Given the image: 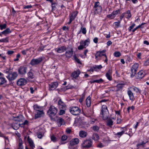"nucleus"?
Returning a JSON list of instances; mask_svg holds the SVG:
<instances>
[{
    "mask_svg": "<svg viewBox=\"0 0 149 149\" xmlns=\"http://www.w3.org/2000/svg\"><path fill=\"white\" fill-rule=\"evenodd\" d=\"M51 139L52 141L54 142H55L56 141V138L54 135L52 136H51Z\"/></svg>",
    "mask_w": 149,
    "mask_h": 149,
    "instance_id": "nucleus-56",
    "label": "nucleus"
},
{
    "mask_svg": "<svg viewBox=\"0 0 149 149\" xmlns=\"http://www.w3.org/2000/svg\"><path fill=\"white\" fill-rule=\"evenodd\" d=\"M131 77H133L136 74L137 71L131 69Z\"/></svg>",
    "mask_w": 149,
    "mask_h": 149,
    "instance_id": "nucleus-42",
    "label": "nucleus"
},
{
    "mask_svg": "<svg viewBox=\"0 0 149 149\" xmlns=\"http://www.w3.org/2000/svg\"><path fill=\"white\" fill-rule=\"evenodd\" d=\"M108 110L107 106L104 105L102 106L101 108V112L100 114L102 115V117L104 120H106L108 117Z\"/></svg>",
    "mask_w": 149,
    "mask_h": 149,
    "instance_id": "nucleus-2",
    "label": "nucleus"
},
{
    "mask_svg": "<svg viewBox=\"0 0 149 149\" xmlns=\"http://www.w3.org/2000/svg\"><path fill=\"white\" fill-rule=\"evenodd\" d=\"M27 139L29 146L32 149H33L35 147V146L33 141L31 139L29 138V136H28Z\"/></svg>",
    "mask_w": 149,
    "mask_h": 149,
    "instance_id": "nucleus-30",
    "label": "nucleus"
},
{
    "mask_svg": "<svg viewBox=\"0 0 149 149\" xmlns=\"http://www.w3.org/2000/svg\"><path fill=\"white\" fill-rule=\"evenodd\" d=\"M78 49L79 50H81L83 49L84 48H85L83 46V45L80 44V45L78 47Z\"/></svg>",
    "mask_w": 149,
    "mask_h": 149,
    "instance_id": "nucleus-55",
    "label": "nucleus"
},
{
    "mask_svg": "<svg viewBox=\"0 0 149 149\" xmlns=\"http://www.w3.org/2000/svg\"><path fill=\"white\" fill-rule=\"evenodd\" d=\"M2 137L4 138L5 139V143L6 144H8L9 143V140L8 136H5L4 134L3 135V137Z\"/></svg>",
    "mask_w": 149,
    "mask_h": 149,
    "instance_id": "nucleus-38",
    "label": "nucleus"
},
{
    "mask_svg": "<svg viewBox=\"0 0 149 149\" xmlns=\"http://www.w3.org/2000/svg\"><path fill=\"white\" fill-rule=\"evenodd\" d=\"M107 17L109 19H112L114 18L115 17L112 14V13L111 14L107 15Z\"/></svg>",
    "mask_w": 149,
    "mask_h": 149,
    "instance_id": "nucleus-50",
    "label": "nucleus"
},
{
    "mask_svg": "<svg viewBox=\"0 0 149 149\" xmlns=\"http://www.w3.org/2000/svg\"><path fill=\"white\" fill-rule=\"evenodd\" d=\"M149 65V61H148V59L147 61H146L144 63V65L145 66H146Z\"/></svg>",
    "mask_w": 149,
    "mask_h": 149,
    "instance_id": "nucleus-63",
    "label": "nucleus"
},
{
    "mask_svg": "<svg viewBox=\"0 0 149 149\" xmlns=\"http://www.w3.org/2000/svg\"><path fill=\"white\" fill-rule=\"evenodd\" d=\"M93 139L95 140H97L99 139V136L97 134H95L93 135Z\"/></svg>",
    "mask_w": 149,
    "mask_h": 149,
    "instance_id": "nucleus-53",
    "label": "nucleus"
},
{
    "mask_svg": "<svg viewBox=\"0 0 149 149\" xmlns=\"http://www.w3.org/2000/svg\"><path fill=\"white\" fill-rule=\"evenodd\" d=\"M24 118L21 115L18 116L16 117H13V120L16 121L21 122Z\"/></svg>",
    "mask_w": 149,
    "mask_h": 149,
    "instance_id": "nucleus-20",
    "label": "nucleus"
},
{
    "mask_svg": "<svg viewBox=\"0 0 149 149\" xmlns=\"http://www.w3.org/2000/svg\"><path fill=\"white\" fill-rule=\"evenodd\" d=\"M135 107L134 106H132L130 107H128L127 108V111L129 112V111L130 109H132V110L134 109Z\"/></svg>",
    "mask_w": 149,
    "mask_h": 149,
    "instance_id": "nucleus-60",
    "label": "nucleus"
},
{
    "mask_svg": "<svg viewBox=\"0 0 149 149\" xmlns=\"http://www.w3.org/2000/svg\"><path fill=\"white\" fill-rule=\"evenodd\" d=\"M33 108L34 110H35L36 111L42 110L41 109H42L41 107L39 106L37 104H35L33 106Z\"/></svg>",
    "mask_w": 149,
    "mask_h": 149,
    "instance_id": "nucleus-32",
    "label": "nucleus"
},
{
    "mask_svg": "<svg viewBox=\"0 0 149 149\" xmlns=\"http://www.w3.org/2000/svg\"><path fill=\"white\" fill-rule=\"evenodd\" d=\"M80 73V71L79 70L74 71L72 73L71 77L73 78L76 79L78 77Z\"/></svg>",
    "mask_w": 149,
    "mask_h": 149,
    "instance_id": "nucleus-15",
    "label": "nucleus"
},
{
    "mask_svg": "<svg viewBox=\"0 0 149 149\" xmlns=\"http://www.w3.org/2000/svg\"><path fill=\"white\" fill-rule=\"evenodd\" d=\"M69 21L68 22V24H70L74 20L77 15V13H73L70 15Z\"/></svg>",
    "mask_w": 149,
    "mask_h": 149,
    "instance_id": "nucleus-13",
    "label": "nucleus"
},
{
    "mask_svg": "<svg viewBox=\"0 0 149 149\" xmlns=\"http://www.w3.org/2000/svg\"><path fill=\"white\" fill-rule=\"evenodd\" d=\"M69 111L72 115L77 116L80 113L81 110L77 107L72 106L70 107Z\"/></svg>",
    "mask_w": 149,
    "mask_h": 149,
    "instance_id": "nucleus-4",
    "label": "nucleus"
},
{
    "mask_svg": "<svg viewBox=\"0 0 149 149\" xmlns=\"http://www.w3.org/2000/svg\"><path fill=\"white\" fill-rule=\"evenodd\" d=\"M124 134V131H122L121 132L117 133L116 134H115V135H116L118 136V137H119Z\"/></svg>",
    "mask_w": 149,
    "mask_h": 149,
    "instance_id": "nucleus-48",
    "label": "nucleus"
},
{
    "mask_svg": "<svg viewBox=\"0 0 149 149\" xmlns=\"http://www.w3.org/2000/svg\"><path fill=\"white\" fill-rule=\"evenodd\" d=\"M58 105L59 108L60 109H66V105L61 99H60V100H58Z\"/></svg>",
    "mask_w": 149,
    "mask_h": 149,
    "instance_id": "nucleus-11",
    "label": "nucleus"
},
{
    "mask_svg": "<svg viewBox=\"0 0 149 149\" xmlns=\"http://www.w3.org/2000/svg\"><path fill=\"white\" fill-rule=\"evenodd\" d=\"M87 134V133L83 130L80 131L79 132V135L81 138H84L86 137Z\"/></svg>",
    "mask_w": 149,
    "mask_h": 149,
    "instance_id": "nucleus-27",
    "label": "nucleus"
},
{
    "mask_svg": "<svg viewBox=\"0 0 149 149\" xmlns=\"http://www.w3.org/2000/svg\"><path fill=\"white\" fill-rule=\"evenodd\" d=\"M83 27V26L82 25L81 28V30L78 33V34H79L81 32L84 34H86V28L84 27Z\"/></svg>",
    "mask_w": 149,
    "mask_h": 149,
    "instance_id": "nucleus-33",
    "label": "nucleus"
},
{
    "mask_svg": "<svg viewBox=\"0 0 149 149\" xmlns=\"http://www.w3.org/2000/svg\"><path fill=\"white\" fill-rule=\"evenodd\" d=\"M99 4L100 3L99 1L96 2L95 3L93 8L95 13L101 12L102 11V7L101 6L99 5Z\"/></svg>",
    "mask_w": 149,
    "mask_h": 149,
    "instance_id": "nucleus-8",
    "label": "nucleus"
},
{
    "mask_svg": "<svg viewBox=\"0 0 149 149\" xmlns=\"http://www.w3.org/2000/svg\"><path fill=\"white\" fill-rule=\"evenodd\" d=\"M121 128L123 129V130H122V131H124V133L126 134H128L130 136H132V135H131V134H127V133H125V131L127 130V128L126 127H121Z\"/></svg>",
    "mask_w": 149,
    "mask_h": 149,
    "instance_id": "nucleus-52",
    "label": "nucleus"
},
{
    "mask_svg": "<svg viewBox=\"0 0 149 149\" xmlns=\"http://www.w3.org/2000/svg\"><path fill=\"white\" fill-rule=\"evenodd\" d=\"M120 21L119 20L118 22H115L114 23L115 24V25L117 26V27H118L120 25Z\"/></svg>",
    "mask_w": 149,
    "mask_h": 149,
    "instance_id": "nucleus-59",
    "label": "nucleus"
},
{
    "mask_svg": "<svg viewBox=\"0 0 149 149\" xmlns=\"http://www.w3.org/2000/svg\"><path fill=\"white\" fill-rule=\"evenodd\" d=\"M58 84L57 82H54L49 85V90L53 91L56 89L58 86Z\"/></svg>",
    "mask_w": 149,
    "mask_h": 149,
    "instance_id": "nucleus-9",
    "label": "nucleus"
},
{
    "mask_svg": "<svg viewBox=\"0 0 149 149\" xmlns=\"http://www.w3.org/2000/svg\"><path fill=\"white\" fill-rule=\"evenodd\" d=\"M96 55L97 56H99L101 57L102 56H104L105 58V60L104 61V62L106 63L107 64V62L108 61V59L107 56L105 54H104L102 53L100 51H97L96 53Z\"/></svg>",
    "mask_w": 149,
    "mask_h": 149,
    "instance_id": "nucleus-14",
    "label": "nucleus"
},
{
    "mask_svg": "<svg viewBox=\"0 0 149 149\" xmlns=\"http://www.w3.org/2000/svg\"><path fill=\"white\" fill-rule=\"evenodd\" d=\"M7 82V81L5 78L2 77H0V86L6 84Z\"/></svg>",
    "mask_w": 149,
    "mask_h": 149,
    "instance_id": "nucleus-26",
    "label": "nucleus"
},
{
    "mask_svg": "<svg viewBox=\"0 0 149 149\" xmlns=\"http://www.w3.org/2000/svg\"><path fill=\"white\" fill-rule=\"evenodd\" d=\"M18 75L17 72H11L9 73L6 77L8 79L9 81L12 82L16 79Z\"/></svg>",
    "mask_w": 149,
    "mask_h": 149,
    "instance_id": "nucleus-5",
    "label": "nucleus"
},
{
    "mask_svg": "<svg viewBox=\"0 0 149 149\" xmlns=\"http://www.w3.org/2000/svg\"><path fill=\"white\" fill-rule=\"evenodd\" d=\"M36 113L35 115V119L43 117L45 114L42 110L36 111Z\"/></svg>",
    "mask_w": 149,
    "mask_h": 149,
    "instance_id": "nucleus-12",
    "label": "nucleus"
},
{
    "mask_svg": "<svg viewBox=\"0 0 149 149\" xmlns=\"http://www.w3.org/2000/svg\"><path fill=\"white\" fill-rule=\"evenodd\" d=\"M57 123L59 127L61 126L62 125L65 124V121L62 118H59L57 120Z\"/></svg>",
    "mask_w": 149,
    "mask_h": 149,
    "instance_id": "nucleus-25",
    "label": "nucleus"
},
{
    "mask_svg": "<svg viewBox=\"0 0 149 149\" xmlns=\"http://www.w3.org/2000/svg\"><path fill=\"white\" fill-rule=\"evenodd\" d=\"M27 75L29 79H32L35 78V75L32 69L30 70L28 72Z\"/></svg>",
    "mask_w": 149,
    "mask_h": 149,
    "instance_id": "nucleus-21",
    "label": "nucleus"
},
{
    "mask_svg": "<svg viewBox=\"0 0 149 149\" xmlns=\"http://www.w3.org/2000/svg\"><path fill=\"white\" fill-rule=\"evenodd\" d=\"M42 60L43 58L42 57H39L37 59L33 58L31 60L29 64L33 66L39 64Z\"/></svg>",
    "mask_w": 149,
    "mask_h": 149,
    "instance_id": "nucleus-7",
    "label": "nucleus"
},
{
    "mask_svg": "<svg viewBox=\"0 0 149 149\" xmlns=\"http://www.w3.org/2000/svg\"><path fill=\"white\" fill-rule=\"evenodd\" d=\"M27 81L24 78H20L17 81V84L18 86H23L27 83Z\"/></svg>",
    "mask_w": 149,
    "mask_h": 149,
    "instance_id": "nucleus-10",
    "label": "nucleus"
},
{
    "mask_svg": "<svg viewBox=\"0 0 149 149\" xmlns=\"http://www.w3.org/2000/svg\"><path fill=\"white\" fill-rule=\"evenodd\" d=\"M38 137L39 139H41L43 136V133L39 132L37 133Z\"/></svg>",
    "mask_w": 149,
    "mask_h": 149,
    "instance_id": "nucleus-47",
    "label": "nucleus"
},
{
    "mask_svg": "<svg viewBox=\"0 0 149 149\" xmlns=\"http://www.w3.org/2000/svg\"><path fill=\"white\" fill-rule=\"evenodd\" d=\"M66 50V48L64 46L55 49V50L58 53H61L63 52Z\"/></svg>",
    "mask_w": 149,
    "mask_h": 149,
    "instance_id": "nucleus-17",
    "label": "nucleus"
},
{
    "mask_svg": "<svg viewBox=\"0 0 149 149\" xmlns=\"http://www.w3.org/2000/svg\"><path fill=\"white\" fill-rule=\"evenodd\" d=\"M93 142L91 139L84 140L82 144V146L85 148H89L92 147Z\"/></svg>",
    "mask_w": 149,
    "mask_h": 149,
    "instance_id": "nucleus-3",
    "label": "nucleus"
},
{
    "mask_svg": "<svg viewBox=\"0 0 149 149\" xmlns=\"http://www.w3.org/2000/svg\"><path fill=\"white\" fill-rule=\"evenodd\" d=\"M66 132L67 134H70L72 132V130L69 128H67L66 130Z\"/></svg>",
    "mask_w": 149,
    "mask_h": 149,
    "instance_id": "nucleus-62",
    "label": "nucleus"
},
{
    "mask_svg": "<svg viewBox=\"0 0 149 149\" xmlns=\"http://www.w3.org/2000/svg\"><path fill=\"white\" fill-rule=\"evenodd\" d=\"M57 111V109L54 106L52 105L49 107L47 113L49 116L52 118V117L55 116Z\"/></svg>",
    "mask_w": 149,
    "mask_h": 149,
    "instance_id": "nucleus-1",
    "label": "nucleus"
},
{
    "mask_svg": "<svg viewBox=\"0 0 149 149\" xmlns=\"http://www.w3.org/2000/svg\"><path fill=\"white\" fill-rule=\"evenodd\" d=\"M93 68L96 71L97 69L100 70L102 68V67L101 65H95L93 67Z\"/></svg>",
    "mask_w": 149,
    "mask_h": 149,
    "instance_id": "nucleus-35",
    "label": "nucleus"
},
{
    "mask_svg": "<svg viewBox=\"0 0 149 149\" xmlns=\"http://www.w3.org/2000/svg\"><path fill=\"white\" fill-rule=\"evenodd\" d=\"M79 140L78 138H75L71 140L70 142V145L71 146H73L79 143Z\"/></svg>",
    "mask_w": 149,
    "mask_h": 149,
    "instance_id": "nucleus-16",
    "label": "nucleus"
},
{
    "mask_svg": "<svg viewBox=\"0 0 149 149\" xmlns=\"http://www.w3.org/2000/svg\"><path fill=\"white\" fill-rule=\"evenodd\" d=\"M11 32V31L9 28H7L6 29L1 32L3 34L6 36Z\"/></svg>",
    "mask_w": 149,
    "mask_h": 149,
    "instance_id": "nucleus-28",
    "label": "nucleus"
},
{
    "mask_svg": "<svg viewBox=\"0 0 149 149\" xmlns=\"http://www.w3.org/2000/svg\"><path fill=\"white\" fill-rule=\"evenodd\" d=\"M86 104L88 107H90L91 104V97L90 96L88 97L86 100Z\"/></svg>",
    "mask_w": 149,
    "mask_h": 149,
    "instance_id": "nucleus-31",
    "label": "nucleus"
},
{
    "mask_svg": "<svg viewBox=\"0 0 149 149\" xmlns=\"http://www.w3.org/2000/svg\"><path fill=\"white\" fill-rule=\"evenodd\" d=\"M112 73V70L111 69H109L106 74V76L107 79L110 81L112 80V77L111 75Z\"/></svg>",
    "mask_w": 149,
    "mask_h": 149,
    "instance_id": "nucleus-18",
    "label": "nucleus"
},
{
    "mask_svg": "<svg viewBox=\"0 0 149 149\" xmlns=\"http://www.w3.org/2000/svg\"><path fill=\"white\" fill-rule=\"evenodd\" d=\"M106 123L107 126L111 127L113 124V121L111 119L109 118L107 120Z\"/></svg>",
    "mask_w": 149,
    "mask_h": 149,
    "instance_id": "nucleus-29",
    "label": "nucleus"
},
{
    "mask_svg": "<svg viewBox=\"0 0 149 149\" xmlns=\"http://www.w3.org/2000/svg\"><path fill=\"white\" fill-rule=\"evenodd\" d=\"M148 142V141H147L146 142H144L143 141L141 142V143H138L136 145V146L138 148H139V146H140L146 144V143H147Z\"/></svg>",
    "mask_w": 149,
    "mask_h": 149,
    "instance_id": "nucleus-46",
    "label": "nucleus"
},
{
    "mask_svg": "<svg viewBox=\"0 0 149 149\" xmlns=\"http://www.w3.org/2000/svg\"><path fill=\"white\" fill-rule=\"evenodd\" d=\"M66 109H61L59 111L58 114L59 115H61L65 113V110Z\"/></svg>",
    "mask_w": 149,
    "mask_h": 149,
    "instance_id": "nucleus-44",
    "label": "nucleus"
},
{
    "mask_svg": "<svg viewBox=\"0 0 149 149\" xmlns=\"http://www.w3.org/2000/svg\"><path fill=\"white\" fill-rule=\"evenodd\" d=\"M138 64L137 63H135L132 66V67L131 69L137 71V70L138 69Z\"/></svg>",
    "mask_w": 149,
    "mask_h": 149,
    "instance_id": "nucleus-34",
    "label": "nucleus"
},
{
    "mask_svg": "<svg viewBox=\"0 0 149 149\" xmlns=\"http://www.w3.org/2000/svg\"><path fill=\"white\" fill-rule=\"evenodd\" d=\"M7 24H6L0 25V29L1 30H3L6 28Z\"/></svg>",
    "mask_w": 149,
    "mask_h": 149,
    "instance_id": "nucleus-41",
    "label": "nucleus"
},
{
    "mask_svg": "<svg viewBox=\"0 0 149 149\" xmlns=\"http://www.w3.org/2000/svg\"><path fill=\"white\" fill-rule=\"evenodd\" d=\"M113 55L115 57H118L121 56V54L119 51H116L113 53Z\"/></svg>",
    "mask_w": 149,
    "mask_h": 149,
    "instance_id": "nucleus-37",
    "label": "nucleus"
},
{
    "mask_svg": "<svg viewBox=\"0 0 149 149\" xmlns=\"http://www.w3.org/2000/svg\"><path fill=\"white\" fill-rule=\"evenodd\" d=\"M135 24L134 23L132 25L129 27V28L128 29L129 31H131L132 29L134 28V27L135 26Z\"/></svg>",
    "mask_w": 149,
    "mask_h": 149,
    "instance_id": "nucleus-61",
    "label": "nucleus"
},
{
    "mask_svg": "<svg viewBox=\"0 0 149 149\" xmlns=\"http://www.w3.org/2000/svg\"><path fill=\"white\" fill-rule=\"evenodd\" d=\"M146 23H142L141 24L139 25L138 26H137L136 28H134V29H133L132 30V31L133 32H134L137 29L139 28H143V27L142 26L144 24H146Z\"/></svg>",
    "mask_w": 149,
    "mask_h": 149,
    "instance_id": "nucleus-36",
    "label": "nucleus"
},
{
    "mask_svg": "<svg viewBox=\"0 0 149 149\" xmlns=\"http://www.w3.org/2000/svg\"><path fill=\"white\" fill-rule=\"evenodd\" d=\"M127 93L130 99L131 100L133 101L134 99V98L133 93L132 91L130 90H128L127 91Z\"/></svg>",
    "mask_w": 149,
    "mask_h": 149,
    "instance_id": "nucleus-19",
    "label": "nucleus"
},
{
    "mask_svg": "<svg viewBox=\"0 0 149 149\" xmlns=\"http://www.w3.org/2000/svg\"><path fill=\"white\" fill-rule=\"evenodd\" d=\"M67 139V137L66 136L63 135L61 137V140L62 141H65Z\"/></svg>",
    "mask_w": 149,
    "mask_h": 149,
    "instance_id": "nucleus-57",
    "label": "nucleus"
},
{
    "mask_svg": "<svg viewBox=\"0 0 149 149\" xmlns=\"http://www.w3.org/2000/svg\"><path fill=\"white\" fill-rule=\"evenodd\" d=\"M104 146V145L102 143H100L97 145V147L100 148H102Z\"/></svg>",
    "mask_w": 149,
    "mask_h": 149,
    "instance_id": "nucleus-64",
    "label": "nucleus"
},
{
    "mask_svg": "<svg viewBox=\"0 0 149 149\" xmlns=\"http://www.w3.org/2000/svg\"><path fill=\"white\" fill-rule=\"evenodd\" d=\"M120 9H118L116 11H114L112 12V14L113 15L115 16V15H117L118 14L120 13Z\"/></svg>",
    "mask_w": 149,
    "mask_h": 149,
    "instance_id": "nucleus-39",
    "label": "nucleus"
},
{
    "mask_svg": "<svg viewBox=\"0 0 149 149\" xmlns=\"http://www.w3.org/2000/svg\"><path fill=\"white\" fill-rule=\"evenodd\" d=\"M27 67L24 66H21L19 67L18 69V74L20 75H24L27 73Z\"/></svg>",
    "mask_w": 149,
    "mask_h": 149,
    "instance_id": "nucleus-6",
    "label": "nucleus"
},
{
    "mask_svg": "<svg viewBox=\"0 0 149 149\" xmlns=\"http://www.w3.org/2000/svg\"><path fill=\"white\" fill-rule=\"evenodd\" d=\"M95 82L98 83H100L103 82V80L101 78L99 80H95Z\"/></svg>",
    "mask_w": 149,
    "mask_h": 149,
    "instance_id": "nucleus-58",
    "label": "nucleus"
},
{
    "mask_svg": "<svg viewBox=\"0 0 149 149\" xmlns=\"http://www.w3.org/2000/svg\"><path fill=\"white\" fill-rule=\"evenodd\" d=\"M74 60L76 61V62L79 64H81V63L79 59H78L77 57L75 56H74Z\"/></svg>",
    "mask_w": 149,
    "mask_h": 149,
    "instance_id": "nucleus-51",
    "label": "nucleus"
},
{
    "mask_svg": "<svg viewBox=\"0 0 149 149\" xmlns=\"http://www.w3.org/2000/svg\"><path fill=\"white\" fill-rule=\"evenodd\" d=\"M125 84L123 83H119L116 86L117 89L116 91L117 92L120 90H122L124 87Z\"/></svg>",
    "mask_w": 149,
    "mask_h": 149,
    "instance_id": "nucleus-24",
    "label": "nucleus"
},
{
    "mask_svg": "<svg viewBox=\"0 0 149 149\" xmlns=\"http://www.w3.org/2000/svg\"><path fill=\"white\" fill-rule=\"evenodd\" d=\"M0 42H8V37H6L5 38L0 39Z\"/></svg>",
    "mask_w": 149,
    "mask_h": 149,
    "instance_id": "nucleus-40",
    "label": "nucleus"
},
{
    "mask_svg": "<svg viewBox=\"0 0 149 149\" xmlns=\"http://www.w3.org/2000/svg\"><path fill=\"white\" fill-rule=\"evenodd\" d=\"M56 2H54V3H53L52 4H51V6L52 7V10H55L56 9V7L55 6V5L56 4Z\"/></svg>",
    "mask_w": 149,
    "mask_h": 149,
    "instance_id": "nucleus-49",
    "label": "nucleus"
},
{
    "mask_svg": "<svg viewBox=\"0 0 149 149\" xmlns=\"http://www.w3.org/2000/svg\"><path fill=\"white\" fill-rule=\"evenodd\" d=\"M23 147L22 146V142H19V148L17 149H23Z\"/></svg>",
    "mask_w": 149,
    "mask_h": 149,
    "instance_id": "nucleus-54",
    "label": "nucleus"
},
{
    "mask_svg": "<svg viewBox=\"0 0 149 149\" xmlns=\"http://www.w3.org/2000/svg\"><path fill=\"white\" fill-rule=\"evenodd\" d=\"M73 54L72 49L71 48L70 50L66 51L65 52V56L67 58H70Z\"/></svg>",
    "mask_w": 149,
    "mask_h": 149,
    "instance_id": "nucleus-23",
    "label": "nucleus"
},
{
    "mask_svg": "<svg viewBox=\"0 0 149 149\" xmlns=\"http://www.w3.org/2000/svg\"><path fill=\"white\" fill-rule=\"evenodd\" d=\"M133 90L134 91L136 92V93H141V91L138 88L136 87H134L133 88Z\"/></svg>",
    "mask_w": 149,
    "mask_h": 149,
    "instance_id": "nucleus-43",
    "label": "nucleus"
},
{
    "mask_svg": "<svg viewBox=\"0 0 149 149\" xmlns=\"http://www.w3.org/2000/svg\"><path fill=\"white\" fill-rule=\"evenodd\" d=\"M145 74V73L143 71H140L138 73V78H137L141 79L144 76Z\"/></svg>",
    "mask_w": 149,
    "mask_h": 149,
    "instance_id": "nucleus-22",
    "label": "nucleus"
},
{
    "mask_svg": "<svg viewBox=\"0 0 149 149\" xmlns=\"http://www.w3.org/2000/svg\"><path fill=\"white\" fill-rule=\"evenodd\" d=\"M92 130L96 131H97L99 129V127L95 125L92 127Z\"/></svg>",
    "mask_w": 149,
    "mask_h": 149,
    "instance_id": "nucleus-45",
    "label": "nucleus"
}]
</instances>
